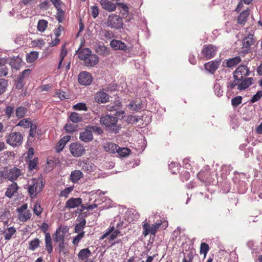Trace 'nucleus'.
Returning <instances> with one entry per match:
<instances>
[{
	"label": "nucleus",
	"instance_id": "27",
	"mask_svg": "<svg viewBox=\"0 0 262 262\" xmlns=\"http://www.w3.org/2000/svg\"><path fill=\"white\" fill-rule=\"evenodd\" d=\"M249 15V11L248 9L243 11L239 15L237 18V22L241 25H244L247 21V19Z\"/></svg>",
	"mask_w": 262,
	"mask_h": 262
},
{
	"label": "nucleus",
	"instance_id": "3",
	"mask_svg": "<svg viewBox=\"0 0 262 262\" xmlns=\"http://www.w3.org/2000/svg\"><path fill=\"white\" fill-rule=\"evenodd\" d=\"M77 53L79 58L84 61L86 67H94L99 62L98 57L95 54H92L91 50L88 48L79 49Z\"/></svg>",
	"mask_w": 262,
	"mask_h": 262
},
{
	"label": "nucleus",
	"instance_id": "59",
	"mask_svg": "<svg viewBox=\"0 0 262 262\" xmlns=\"http://www.w3.org/2000/svg\"><path fill=\"white\" fill-rule=\"evenodd\" d=\"M74 108L76 110H83V111H87L88 107L86 104L84 103L79 102L77 103L74 106Z\"/></svg>",
	"mask_w": 262,
	"mask_h": 262
},
{
	"label": "nucleus",
	"instance_id": "42",
	"mask_svg": "<svg viewBox=\"0 0 262 262\" xmlns=\"http://www.w3.org/2000/svg\"><path fill=\"white\" fill-rule=\"evenodd\" d=\"M74 186H70L61 190L59 196L60 198H68L70 193L73 190Z\"/></svg>",
	"mask_w": 262,
	"mask_h": 262
},
{
	"label": "nucleus",
	"instance_id": "62",
	"mask_svg": "<svg viewBox=\"0 0 262 262\" xmlns=\"http://www.w3.org/2000/svg\"><path fill=\"white\" fill-rule=\"evenodd\" d=\"M8 74V68L6 66L0 67V77H5Z\"/></svg>",
	"mask_w": 262,
	"mask_h": 262
},
{
	"label": "nucleus",
	"instance_id": "32",
	"mask_svg": "<svg viewBox=\"0 0 262 262\" xmlns=\"http://www.w3.org/2000/svg\"><path fill=\"white\" fill-rule=\"evenodd\" d=\"M128 107L134 111L138 112L142 109L143 104L141 101H133L128 104Z\"/></svg>",
	"mask_w": 262,
	"mask_h": 262
},
{
	"label": "nucleus",
	"instance_id": "4",
	"mask_svg": "<svg viewBox=\"0 0 262 262\" xmlns=\"http://www.w3.org/2000/svg\"><path fill=\"white\" fill-rule=\"evenodd\" d=\"M27 186L30 198L34 199L42 191L45 185L40 178H32L28 181Z\"/></svg>",
	"mask_w": 262,
	"mask_h": 262
},
{
	"label": "nucleus",
	"instance_id": "54",
	"mask_svg": "<svg viewBox=\"0 0 262 262\" xmlns=\"http://www.w3.org/2000/svg\"><path fill=\"white\" fill-rule=\"evenodd\" d=\"M85 234L84 231H82L75 236L73 240V244L77 245L79 244L81 239L84 237Z\"/></svg>",
	"mask_w": 262,
	"mask_h": 262
},
{
	"label": "nucleus",
	"instance_id": "29",
	"mask_svg": "<svg viewBox=\"0 0 262 262\" xmlns=\"http://www.w3.org/2000/svg\"><path fill=\"white\" fill-rule=\"evenodd\" d=\"M83 177L82 172L79 170L72 171L70 174L71 180L73 183H76Z\"/></svg>",
	"mask_w": 262,
	"mask_h": 262
},
{
	"label": "nucleus",
	"instance_id": "43",
	"mask_svg": "<svg viewBox=\"0 0 262 262\" xmlns=\"http://www.w3.org/2000/svg\"><path fill=\"white\" fill-rule=\"evenodd\" d=\"M5 115L8 119H10L13 116L14 112V107L11 105H7L4 110Z\"/></svg>",
	"mask_w": 262,
	"mask_h": 262
},
{
	"label": "nucleus",
	"instance_id": "35",
	"mask_svg": "<svg viewBox=\"0 0 262 262\" xmlns=\"http://www.w3.org/2000/svg\"><path fill=\"white\" fill-rule=\"evenodd\" d=\"M78 165L81 167V169L83 171H90L92 170V166L88 161L79 162Z\"/></svg>",
	"mask_w": 262,
	"mask_h": 262
},
{
	"label": "nucleus",
	"instance_id": "28",
	"mask_svg": "<svg viewBox=\"0 0 262 262\" xmlns=\"http://www.w3.org/2000/svg\"><path fill=\"white\" fill-rule=\"evenodd\" d=\"M16 229L12 227L7 228L3 232L4 234L5 239L7 241L10 240L16 233Z\"/></svg>",
	"mask_w": 262,
	"mask_h": 262
},
{
	"label": "nucleus",
	"instance_id": "18",
	"mask_svg": "<svg viewBox=\"0 0 262 262\" xmlns=\"http://www.w3.org/2000/svg\"><path fill=\"white\" fill-rule=\"evenodd\" d=\"M87 127L84 131L81 132L79 135L80 140L86 143L90 142L93 139L92 132Z\"/></svg>",
	"mask_w": 262,
	"mask_h": 262
},
{
	"label": "nucleus",
	"instance_id": "21",
	"mask_svg": "<svg viewBox=\"0 0 262 262\" xmlns=\"http://www.w3.org/2000/svg\"><path fill=\"white\" fill-rule=\"evenodd\" d=\"M19 187L16 182H13L9 185L5 192V195L9 198H11L15 193H17Z\"/></svg>",
	"mask_w": 262,
	"mask_h": 262
},
{
	"label": "nucleus",
	"instance_id": "52",
	"mask_svg": "<svg viewBox=\"0 0 262 262\" xmlns=\"http://www.w3.org/2000/svg\"><path fill=\"white\" fill-rule=\"evenodd\" d=\"M92 132H94L96 134L99 135H101L103 133V130L101 129L100 127L95 126V125H92L89 126L88 127Z\"/></svg>",
	"mask_w": 262,
	"mask_h": 262
},
{
	"label": "nucleus",
	"instance_id": "37",
	"mask_svg": "<svg viewBox=\"0 0 262 262\" xmlns=\"http://www.w3.org/2000/svg\"><path fill=\"white\" fill-rule=\"evenodd\" d=\"M27 109L24 106H18L15 110L16 116L20 119L23 118L26 114Z\"/></svg>",
	"mask_w": 262,
	"mask_h": 262
},
{
	"label": "nucleus",
	"instance_id": "19",
	"mask_svg": "<svg viewBox=\"0 0 262 262\" xmlns=\"http://www.w3.org/2000/svg\"><path fill=\"white\" fill-rule=\"evenodd\" d=\"M110 46L115 50H122L125 51L128 50L126 44L119 40H112L110 42Z\"/></svg>",
	"mask_w": 262,
	"mask_h": 262
},
{
	"label": "nucleus",
	"instance_id": "20",
	"mask_svg": "<svg viewBox=\"0 0 262 262\" xmlns=\"http://www.w3.org/2000/svg\"><path fill=\"white\" fill-rule=\"evenodd\" d=\"M198 179L202 182L207 183L211 180V173L208 170H201L197 174Z\"/></svg>",
	"mask_w": 262,
	"mask_h": 262
},
{
	"label": "nucleus",
	"instance_id": "44",
	"mask_svg": "<svg viewBox=\"0 0 262 262\" xmlns=\"http://www.w3.org/2000/svg\"><path fill=\"white\" fill-rule=\"evenodd\" d=\"M8 86V82L5 79H0V95L4 94Z\"/></svg>",
	"mask_w": 262,
	"mask_h": 262
},
{
	"label": "nucleus",
	"instance_id": "40",
	"mask_svg": "<svg viewBox=\"0 0 262 262\" xmlns=\"http://www.w3.org/2000/svg\"><path fill=\"white\" fill-rule=\"evenodd\" d=\"M48 21L46 20H39L37 24V30L41 32H43L48 27Z\"/></svg>",
	"mask_w": 262,
	"mask_h": 262
},
{
	"label": "nucleus",
	"instance_id": "64",
	"mask_svg": "<svg viewBox=\"0 0 262 262\" xmlns=\"http://www.w3.org/2000/svg\"><path fill=\"white\" fill-rule=\"evenodd\" d=\"M64 129L67 133H72L75 131V128L71 124H66L64 126Z\"/></svg>",
	"mask_w": 262,
	"mask_h": 262
},
{
	"label": "nucleus",
	"instance_id": "10",
	"mask_svg": "<svg viewBox=\"0 0 262 262\" xmlns=\"http://www.w3.org/2000/svg\"><path fill=\"white\" fill-rule=\"evenodd\" d=\"M217 48L212 45H205L201 51L204 58L206 59H210L213 58L216 54Z\"/></svg>",
	"mask_w": 262,
	"mask_h": 262
},
{
	"label": "nucleus",
	"instance_id": "25",
	"mask_svg": "<svg viewBox=\"0 0 262 262\" xmlns=\"http://www.w3.org/2000/svg\"><path fill=\"white\" fill-rule=\"evenodd\" d=\"M118 145L112 142H106L104 144L103 148L106 152L115 153L117 150Z\"/></svg>",
	"mask_w": 262,
	"mask_h": 262
},
{
	"label": "nucleus",
	"instance_id": "48",
	"mask_svg": "<svg viewBox=\"0 0 262 262\" xmlns=\"http://www.w3.org/2000/svg\"><path fill=\"white\" fill-rule=\"evenodd\" d=\"M56 18L59 23L63 21L64 18V12L60 8L57 9Z\"/></svg>",
	"mask_w": 262,
	"mask_h": 262
},
{
	"label": "nucleus",
	"instance_id": "17",
	"mask_svg": "<svg viewBox=\"0 0 262 262\" xmlns=\"http://www.w3.org/2000/svg\"><path fill=\"white\" fill-rule=\"evenodd\" d=\"M82 203V199L80 198H71L66 202L65 208L69 209L75 208L80 206Z\"/></svg>",
	"mask_w": 262,
	"mask_h": 262
},
{
	"label": "nucleus",
	"instance_id": "9",
	"mask_svg": "<svg viewBox=\"0 0 262 262\" xmlns=\"http://www.w3.org/2000/svg\"><path fill=\"white\" fill-rule=\"evenodd\" d=\"M71 154L75 157H79L83 155L85 150L83 146L78 143H72L69 147Z\"/></svg>",
	"mask_w": 262,
	"mask_h": 262
},
{
	"label": "nucleus",
	"instance_id": "39",
	"mask_svg": "<svg viewBox=\"0 0 262 262\" xmlns=\"http://www.w3.org/2000/svg\"><path fill=\"white\" fill-rule=\"evenodd\" d=\"M4 180H9L8 168L5 167L0 170V184L4 182Z\"/></svg>",
	"mask_w": 262,
	"mask_h": 262
},
{
	"label": "nucleus",
	"instance_id": "31",
	"mask_svg": "<svg viewBox=\"0 0 262 262\" xmlns=\"http://www.w3.org/2000/svg\"><path fill=\"white\" fill-rule=\"evenodd\" d=\"M91 255V252L89 248L81 249L78 254V257L79 259L84 260L86 259Z\"/></svg>",
	"mask_w": 262,
	"mask_h": 262
},
{
	"label": "nucleus",
	"instance_id": "36",
	"mask_svg": "<svg viewBox=\"0 0 262 262\" xmlns=\"http://www.w3.org/2000/svg\"><path fill=\"white\" fill-rule=\"evenodd\" d=\"M40 243L41 241L38 238H34L29 242V249L32 251H34L39 247Z\"/></svg>",
	"mask_w": 262,
	"mask_h": 262
},
{
	"label": "nucleus",
	"instance_id": "24",
	"mask_svg": "<svg viewBox=\"0 0 262 262\" xmlns=\"http://www.w3.org/2000/svg\"><path fill=\"white\" fill-rule=\"evenodd\" d=\"M53 237L55 242L58 243L65 240L64 231H61V227L56 229V232L53 235Z\"/></svg>",
	"mask_w": 262,
	"mask_h": 262
},
{
	"label": "nucleus",
	"instance_id": "11",
	"mask_svg": "<svg viewBox=\"0 0 262 262\" xmlns=\"http://www.w3.org/2000/svg\"><path fill=\"white\" fill-rule=\"evenodd\" d=\"M78 80L81 85H90L93 81V77L90 73L86 71H83L79 74Z\"/></svg>",
	"mask_w": 262,
	"mask_h": 262
},
{
	"label": "nucleus",
	"instance_id": "51",
	"mask_svg": "<svg viewBox=\"0 0 262 262\" xmlns=\"http://www.w3.org/2000/svg\"><path fill=\"white\" fill-rule=\"evenodd\" d=\"M120 233H121V232H120L119 229H118V227L117 226V228L115 230V231L112 232L109 235L108 241L110 242L114 241L115 239H116L117 238V236H118V235L119 234H120Z\"/></svg>",
	"mask_w": 262,
	"mask_h": 262
},
{
	"label": "nucleus",
	"instance_id": "53",
	"mask_svg": "<svg viewBox=\"0 0 262 262\" xmlns=\"http://www.w3.org/2000/svg\"><path fill=\"white\" fill-rule=\"evenodd\" d=\"M68 245L67 243L65 242V240L62 242H58V248L59 252H63L66 254L67 252L66 246Z\"/></svg>",
	"mask_w": 262,
	"mask_h": 262
},
{
	"label": "nucleus",
	"instance_id": "16",
	"mask_svg": "<svg viewBox=\"0 0 262 262\" xmlns=\"http://www.w3.org/2000/svg\"><path fill=\"white\" fill-rule=\"evenodd\" d=\"M94 99L98 103H105L109 101L110 96L103 91H99L95 95Z\"/></svg>",
	"mask_w": 262,
	"mask_h": 262
},
{
	"label": "nucleus",
	"instance_id": "1",
	"mask_svg": "<svg viewBox=\"0 0 262 262\" xmlns=\"http://www.w3.org/2000/svg\"><path fill=\"white\" fill-rule=\"evenodd\" d=\"M250 72L246 66H240L233 72V81H230L227 85L229 89H233L237 86V89L239 91L246 90L252 85L254 79L252 77L246 78L250 75Z\"/></svg>",
	"mask_w": 262,
	"mask_h": 262
},
{
	"label": "nucleus",
	"instance_id": "8",
	"mask_svg": "<svg viewBox=\"0 0 262 262\" xmlns=\"http://www.w3.org/2000/svg\"><path fill=\"white\" fill-rule=\"evenodd\" d=\"M27 209V204H24L19 208H17L18 219L22 222H26L31 218V212Z\"/></svg>",
	"mask_w": 262,
	"mask_h": 262
},
{
	"label": "nucleus",
	"instance_id": "49",
	"mask_svg": "<svg viewBox=\"0 0 262 262\" xmlns=\"http://www.w3.org/2000/svg\"><path fill=\"white\" fill-rule=\"evenodd\" d=\"M33 211L37 216H39L42 211V208L41 207L40 203L38 202H36L34 205Z\"/></svg>",
	"mask_w": 262,
	"mask_h": 262
},
{
	"label": "nucleus",
	"instance_id": "2",
	"mask_svg": "<svg viewBox=\"0 0 262 262\" xmlns=\"http://www.w3.org/2000/svg\"><path fill=\"white\" fill-rule=\"evenodd\" d=\"M125 112L123 111L116 112L114 116L110 115H102L100 119V123L102 126L105 127L106 130L111 133H117L120 129L118 124V118L121 116V119L124 116Z\"/></svg>",
	"mask_w": 262,
	"mask_h": 262
},
{
	"label": "nucleus",
	"instance_id": "14",
	"mask_svg": "<svg viewBox=\"0 0 262 262\" xmlns=\"http://www.w3.org/2000/svg\"><path fill=\"white\" fill-rule=\"evenodd\" d=\"M30 74L31 70L30 69H26L21 73L15 82V87L17 89L20 90L24 87V79L28 77Z\"/></svg>",
	"mask_w": 262,
	"mask_h": 262
},
{
	"label": "nucleus",
	"instance_id": "7",
	"mask_svg": "<svg viewBox=\"0 0 262 262\" xmlns=\"http://www.w3.org/2000/svg\"><path fill=\"white\" fill-rule=\"evenodd\" d=\"M107 26L111 28L119 29L123 26L122 18L117 14H112L108 17Z\"/></svg>",
	"mask_w": 262,
	"mask_h": 262
},
{
	"label": "nucleus",
	"instance_id": "57",
	"mask_svg": "<svg viewBox=\"0 0 262 262\" xmlns=\"http://www.w3.org/2000/svg\"><path fill=\"white\" fill-rule=\"evenodd\" d=\"M262 97V91H258L256 94L254 95L250 99L251 103H254L258 101Z\"/></svg>",
	"mask_w": 262,
	"mask_h": 262
},
{
	"label": "nucleus",
	"instance_id": "23",
	"mask_svg": "<svg viewBox=\"0 0 262 262\" xmlns=\"http://www.w3.org/2000/svg\"><path fill=\"white\" fill-rule=\"evenodd\" d=\"M70 139L71 136L69 135L65 136L61 139L57 144L56 148V151L58 152H60L63 149L67 143L68 142Z\"/></svg>",
	"mask_w": 262,
	"mask_h": 262
},
{
	"label": "nucleus",
	"instance_id": "46",
	"mask_svg": "<svg viewBox=\"0 0 262 262\" xmlns=\"http://www.w3.org/2000/svg\"><path fill=\"white\" fill-rule=\"evenodd\" d=\"M32 123V122L30 120L29 118L23 119L19 121V122L17 124V126L23 127L25 128H27L29 127L30 124Z\"/></svg>",
	"mask_w": 262,
	"mask_h": 262
},
{
	"label": "nucleus",
	"instance_id": "61",
	"mask_svg": "<svg viewBox=\"0 0 262 262\" xmlns=\"http://www.w3.org/2000/svg\"><path fill=\"white\" fill-rule=\"evenodd\" d=\"M91 10L92 16L94 18H96L98 16L99 13V10L98 7L96 6H91Z\"/></svg>",
	"mask_w": 262,
	"mask_h": 262
},
{
	"label": "nucleus",
	"instance_id": "50",
	"mask_svg": "<svg viewBox=\"0 0 262 262\" xmlns=\"http://www.w3.org/2000/svg\"><path fill=\"white\" fill-rule=\"evenodd\" d=\"M243 98L241 96H237L233 97L231 99L232 105L234 107H236L241 103H242Z\"/></svg>",
	"mask_w": 262,
	"mask_h": 262
},
{
	"label": "nucleus",
	"instance_id": "13",
	"mask_svg": "<svg viewBox=\"0 0 262 262\" xmlns=\"http://www.w3.org/2000/svg\"><path fill=\"white\" fill-rule=\"evenodd\" d=\"M8 172L9 181L13 182L16 181L19 177L24 176L22 170L16 167H13L10 169L8 168Z\"/></svg>",
	"mask_w": 262,
	"mask_h": 262
},
{
	"label": "nucleus",
	"instance_id": "41",
	"mask_svg": "<svg viewBox=\"0 0 262 262\" xmlns=\"http://www.w3.org/2000/svg\"><path fill=\"white\" fill-rule=\"evenodd\" d=\"M86 225V221L85 219H83L81 221V222L78 224H77L75 227V232L76 233H80L83 231V229L84 228Z\"/></svg>",
	"mask_w": 262,
	"mask_h": 262
},
{
	"label": "nucleus",
	"instance_id": "6",
	"mask_svg": "<svg viewBox=\"0 0 262 262\" xmlns=\"http://www.w3.org/2000/svg\"><path fill=\"white\" fill-rule=\"evenodd\" d=\"M23 141V136L19 132H11L6 137V142L12 147L20 145Z\"/></svg>",
	"mask_w": 262,
	"mask_h": 262
},
{
	"label": "nucleus",
	"instance_id": "12",
	"mask_svg": "<svg viewBox=\"0 0 262 262\" xmlns=\"http://www.w3.org/2000/svg\"><path fill=\"white\" fill-rule=\"evenodd\" d=\"M255 41V39L252 34H249L245 37L243 40V51L246 53L249 52L251 50V46L254 45Z\"/></svg>",
	"mask_w": 262,
	"mask_h": 262
},
{
	"label": "nucleus",
	"instance_id": "38",
	"mask_svg": "<svg viewBox=\"0 0 262 262\" xmlns=\"http://www.w3.org/2000/svg\"><path fill=\"white\" fill-rule=\"evenodd\" d=\"M116 152L120 157H124L129 155L130 150L129 149L125 147L120 148L118 146Z\"/></svg>",
	"mask_w": 262,
	"mask_h": 262
},
{
	"label": "nucleus",
	"instance_id": "55",
	"mask_svg": "<svg viewBox=\"0 0 262 262\" xmlns=\"http://www.w3.org/2000/svg\"><path fill=\"white\" fill-rule=\"evenodd\" d=\"M38 163V159L37 158H35L33 160H30L29 164V170H32L37 167V165Z\"/></svg>",
	"mask_w": 262,
	"mask_h": 262
},
{
	"label": "nucleus",
	"instance_id": "5",
	"mask_svg": "<svg viewBox=\"0 0 262 262\" xmlns=\"http://www.w3.org/2000/svg\"><path fill=\"white\" fill-rule=\"evenodd\" d=\"M164 224L163 226V229H165L167 226V223L163 221L157 222L155 223L150 225L147 223H144L142 225L143 232L142 234L146 236L149 234L155 235L157 230L160 229L161 226Z\"/></svg>",
	"mask_w": 262,
	"mask_h": 262
},
{
	"label": "nucleus",
	"instance_id": "22",
	"mask_svg": "<svg viewBox=\"0 0 262 262\" xmlns=\"http://www.w3.org/2000/svg\"><path fill=\"white\" fill-rule=\"evenodd\" d=\"M100 4L102 8L109 12H112L116 10V5L108 0H100Z\"/></svg>",
	"mask_w": 262,
	"mask_h": 262
},
{
	"label": "nucleus",
	"instance_id": "30",
	"mask_svg": "<svg viewBox=\"0 0 262 262\" xmlns=\"http://www.w3.org/2000/svg\"><path fill=\"white\" fill-rule=\"evenodd\" d=\"M121 102L119 100L116 101L114 103H111L106 106V110L107 111L113 112L116 111L120 108L121 107Z\"/></svg>",
	"mask_w": 262,
	"mask_h": 262
},
{
	"label": "nucleus",
	"instance_id": "47",
	"mask_svg": "<svg viewBox=\"0 0 262 262\" xmlns=\"http://www.w3.org/2000/svg\"><path fill=\"white\" fill-rule=\"evenodd\" d=\"M209 250V246L208 244L206 243H202L200 246V252L201 254H203L204 257H206L207 253Z\"/></svg>",
	"mask_w": 262,
	"mask_h": 262
},
{
	"label": "nucleus",
	"instance_id": "58",
	"mask_svg": "<svg viewBox=\"0 0 262 262\" xmlns=\"http://www.w3.org/2000/svg\"><path fill=\"white\" fill-rule=\"evenodd\" d=\"M68 53V51L66 49V45L64 44L62 47L60 51V55H59V58L60 60L61 61H63L64 57L67 56Z\"/></svg>",
	"mask_w": 262,
	"mask_h": 262
},
{
	"label": "nucleus",
	"instance_id": "63",
	"mask_svg": "<svg viewBox=\"0 0 262 262\" xmlns=\"http://www.w3.org/2000/svg\"><path fill=\"white\" fill-rule=\"evenodd\" d=\"M50 6V4L47 1H43L39 4L40 8L45 10H47L49 8Z\"/></svg>",
	"mask_w": 262,
	"mask_h": 262
},
{
	"label": "nucleus",
	"instance_id": "33",
	"mask_svg": "<svg viewBox=\"0 0 262 262\" xmlns=\"http://www.w3.org/2000/svg\"><path fill=\"white\" fill-rule=\"evenodd\" d=\"M241 61V59L239 56H236L230 58L227 61L226 67L228 68H231L235 66L239 63Z\"/></svg>",
	"mask_w": 262,
	"mask_h": 262
},
{
	"label": "nucleus",
	"instance_id": "15",
	"mask_svg": "<svg viewBox=\"0 0 262 262\" xmlns=\"http://www.w3.org/2000/svg\"><path fill=\"white\" fill-rule=\"evenodd\" d=\"M221 64V60H212L204 64L206 70L211 74H214L219 67Z\"/></svg>",
	"mask_w": 262,
	"mask_h": 262
},
{
	"label": "nucleus",
	"instance_id": "34",
	"mask_svg": "<svg viewBox=\"0 0 262 262\" xmlns=\"http://www.w3.org/2000/svg\"><path fill=\"white\" fill-rule=\"evenodd\" d=\"M38 52L32 51L26 55V61L28 63H32L38 57Z\"/></svg>",
	"mask_w": 262,
	"mask_h": 262
},
{
	"label": "nucleus",
	"instance_id": "26",
	"mask_svg": "<svg viewBox=\"0 0 262 262\" xmlns=\"http://www.w3.org/2000/svg\"><path fill=\"white\" fill-rule=\"evenodd\" d=\"M46 249L49 254L53 252L52 241L50 233H46L45 235Z\"/></svg>",
	"mask_w": 262,
	"mask_h": 262
},
{
	"label": "nucleus",
	"instance_id": "45",
	"mask_svg": "<svg viewBox=\"0 0 262 262\" xmlns=\"http://www.w3.org/2000/svg\"><path fill=\"white\" fill-rule=\"evenodd\" d=\"M70 119L74 123H78L82 121V117L77 113L73 112L70 115Z\"/></svg>",
	"mask_w": 262,
	"mask_h": 262
},
{
	"label": "nucleus",
	"instance_id": "60",
	"mask_svg": "<svg viewBox=\"0 0 262 262\" xmlns=\"http://www.w3.org/2000/svg\"><path fill=\"white\" fill-rule=\"evenodd\" d=\"M117 5L119 6L120 8V11L121 13L125 15L127 14L128 12V7L124 3H117Z\"/></svg>",
	"mask_w": 262,
	"mask_h": 262
},
{
	"label": "nucleus",
	"instance_id": "56",
	"mask_svg": "<svg viewBox=\"0 0 262 262\" xmlns=\"http://www.w3.org/2000/svg\"><path fill=\"white\" fill-rule=\"evenodd\" d=\"M29 127L30 128L29 131V136L34 137L36 133L37 124L32 122V123L30 124V126H29Z\"/></svg>",
	"mask_w": 262,
	"mask_h": 262
}]
</instances>
